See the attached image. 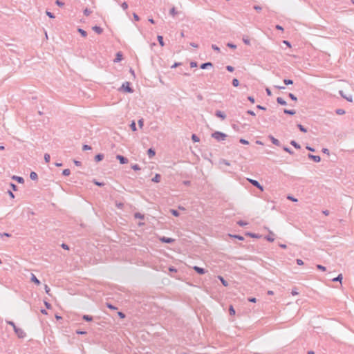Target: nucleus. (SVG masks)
I'll return each mask as SVG.
<instances>
[{
    "label": "nucleus",
    "mask_w": 354,
    "mask_h": 354,
    "mask_svg": "<svg viewBox=\"0 0 354 354\" xmlns=\"http://www.w3.org/2000/svg\"><path fill=\"white\" fill-rule=\"evenodd\" d=\"M212 137L217 141H221L226 138L227 135L221 131H215L212 134Z\"/></svg>",
    "instance_id": "nucleus-1"
},
{
    "label": "nucleus",
    "mask_w": 354,
    "mask_h": 354,
    "mask_svg": "<svg viewBox=\"0 0 354 354\" xmlns=\"http://www.w3.org/2000/svg\"><path fill=\"white\" fill-rule=\"evenodd\" d=\"M120 91H124L125 92L131 93L133 92V89L130 86V83L129 82H124L121 87L119 88Z\"/></svg>",
    "instance_id": "nucleus-2"
},
{
    "label": "nucleus",
    "mask_w": 354,
    "mask_h": 354,
    "mask_svg": "<svg viewBox=\"0 0 354 354\" xmlns=\"http://www.w3.org/2000/svg\"><path fill=\"white\" fill-rule=\"evenodd\" d=\"M14 330L19 338H21V339L24 338L26 335V333L24 332V330L22 328L17 327V328H15V329H14Z\"/></svg>",
    "instance_id": "nucleus-3"
},
{
    "label": "nucleus",
    "mask_w": 354,
    "mask_h": 354,
    "mask_svg": "<svg viewBox=\"0 0 354 354\" xmlns=\"http://www.w3.org/2000/svg\"><path fill=\"white\" fill-rule=\"evenodd\" d=\"M248 180L253 186L256 187L261 191L263 190V186L261 185V184L257 180L253 179H248Z\"/></svg>",
    "instance_id": "nucleus-4"
},
{
    "label": "nucleus",
    "mask_w": 354,
    "mask_h": 354,
    "mask_svg": "<svg viewBox=\"0 0 354 354\" xmlns=\"http://www.w3.org/2000/svg\"><path fill=\"white\" fill-rule=\"evenodd\" d=\"M193 269L199 274H203L207 272V270H205L204 268L198 267L197 266H194L193 267Z\"/></svg>",
    "instance_id": "nucleus-5"
},
{
    "label": "nucleus",
    "mask_w": 354,
    "mask_h": 354,
    "mask_svg": "<svg viewBox=\"0 0 354 354\" xmlns=\"http://www.w3.org/2000/svg\"><path fill=\"white\" fill-rule=\"evenodd\" d=\"M116 158L120 161V164H126L128 162V159L122 155H117Z\"/></svg>",
    "instance_id": "nucleus-6"
},
{
    "label": "nucleus",
    "mask_w": 354,
    "mask_h": 354,
    "mask_svg": "<svg viewBox=\"0 0 354 354\" xmlns=\"http://www.w3.org/2000/svg\"><path fill=\"white\" fill-rule=\"evenodd\" d=\"M308 157L309 159L313 160V161H315L316 162H319L321 160V158L319 156H315V155H313L311 153H308Z\"/></svg>",
    "instance_id": "nucleus-7"
},
{
    "label": "nucleus",
    "mask_w": 354,
    "mask_h": 354,
    "mask_svg": "<svg viewBox=\"0 0 354 354\" xmlns=\"http://www.w3.org/2000/svg\"><path fill=\"white\" fill-rule=\"evenodd\" d=\"M160 240L162 242V243H171L172 242H174V239H171V238H169V237H165V236H162L160 239Z\"/></svg>",
    "instance_id": "nucleus-8"
},
{
    "label": "nucleus",
    "mask_w": 354,
    "mask_h": 354,
    "mask_svg": "<svg viewBox=\"0 0 354 354\" xmlns=\"http://www.w3.org/2000/svg\"><path fill=\"white\" fill-rule=\"evenodd\" d=\"M30 280H31V281H32L33 283H35V284H37L38 286L40 285V283H41L40 281L32 273L31 274Z\"/></svg>",
    "instance_id": "nucleus-9"
},
{
    "label": "nucleus",
    "mask_w": 354,
    "mask_h": 354,
    "mask_svg": "<svg viewBox=\"0 0 354 354\" xmlns=\"http://www.w3.org/2000/svg\"><path fill=\"white\" fill-rule=\"evenodd\" d=\"M269 138L272 141V142L277 146H280L281 143L277 138H274L272 136H269Z\"/></svg>",
    "instance_id": "nucleus-10"
},
{
    "label": "nucleus",
    "mask_w": 354,
    "mask_h": 354,
    "mask_svg": "<svg viewBox=\"0 0 354 354\" xmlns=\"http://www.w3.org/2000/svg\"><path fill=\"white\" fill-rule=\"evenodd\" d=\"M215 115H216V116L221 118L222 120H224L226 118L225 114L221 111H216L215 113Z\"/></svg>",
    "instance_id": "nucleus-11"
},
{
    "label": "nucleus",
    "mask_w": 354,
    "mask_h": 354,
    "mask_svg": "<svg viewBox=\"0 0 354 354\" xmlns=\"http://www.w3.org/2000/svg\"><path fill=\"white\" fill-rule=\"evenodd\" d=\"M212 66L213 65H212V62H205V63L202 64L200 67L201 69H206L208 67H212Z\"/></svg>",
    "instance_id": "nucleus-12"
},
{
    "label": "nucleus",
    "mask_w": 354,
    "mask_h": 354,
    "mask_svg": "<svg viewBox=\"0 0 354 354\" xmlns=\"http://www.w3.org/2000/svg\"><path fill=\"white\" fill-rule=\"evenodd\" d=\"M12 178L13 180H17L19 183H24V178H23L22 177H21V176H13L12 177Z\"/></svg>",
    "instance_id": "nucleus-13"
},
{
    "label": "nucleus",
    "mask_w": 354,
    "mask_h": 354,
    "mask_svg": "<svg viewBox=\"0 0 354 354\" xmlns=\"http://www.w3.org/2000/svg\"><path fill=\"white\" fill-rule=\"evenodd\" d=\"M147 154L149 156V157L150 158H151L152 157H153L156 154V152H155V150L153 149L152 148H149L148 150H147Z\"/></svg>",
    "instance_id": "nucleus-14"
},
{
    "label": "nucleus",
    "mask_w": 354,
    "mask_h": 354,
    "mask_svg": "<svg viewBox=\"0 0 354 354\" xmlns=\"http://www.w3.org/2000/svg\"><path fill=\"white\" fill-rule=\"evenodd\" d=\"M93 30L97 34H101L103 31V29L97 26H95L93 27Z\"/></svg>",
    "instance_id": "nucleus-15"
},
{
    "label": "nucleus",
    "mask_w": 354,
    "mask_h": 354,
    "mask_svg": "<svg viewBox=\"0 0 354 354\" xmlns=\"http://www.w3.org/2000/svg\"><path fill=\"white\" fill-rule=\"evenodd\" d=\"M277 102L278 104L283 105V106H285L287 104L286 102L282 97H278L277 98Z\"/></svg>",
    "instance_id": "nucleus-16"
},
{
    "label": "nucleus",
    "mask_w": 354,
    "mask_h": 354,
    "mask_svg": "<svg viewBox=\"0 0 354 354\" xmlns=\"http://www.w3.org/2000/svg\"><path fill=\"white\" fill-rule=\"evenodd\" d=\"M30 178L32 180H36L38 178L37 174L35 171H31L30 174Z\"/></svg>",
    "instance_id": "nucleus-17"
},
{
    "label": "nucleus",
    "mask_w": 354,
    "mask_h": 354,
    "mask_svg": "<svg viewBox=\"0 0 354 354\" xmlns=\"http://www.w3.org/2000/svg\"><path fill=\"white\" fill-rule=\"evenodd\" d=\"M161 179V176L158 174H156L155 176L152 178V181L154 183H159Z\"/></svg>",
    "instance_id": "nucleus-18"
},
{
    "label": "nucleus",
    "mask_w": 354,
    "mask_h": 354,
    "mask_svg": "<svg viewBox=\"0 0 354 354\" xmlns=\"http://www.w3.org/2000/svg\"><path fill=\"white\" fill-rule=\"evenodd\" d=\"M122 57V53H121V52H118V53L116 54V57H115V59H114V62H118L121 61Z\"/></svg>",
    "instance_id": "nucleus-19"
},
{
    "label": "nucleus",
    "mask_w": 354,
    "mask_h": 354,
    "mask_svg": "<svg viewBox=\"0 0 354 354\" xmlns=\"http://www.w3.org/2000/svg\"><path fill=\"white\" fill-rule=\"evenodd\" d=\"M104 158V155L102 154V153H98L95 156V161L97 162H100L101 160H102Z\"/></svg>",
    "instance_id": "nucleus-20"
},
{
    "label": "nucleus",
    "mask_w": 354,
    "mask_h": 354,
    "mask_svg": "<svg viewBox=\"0 0 354 354\" xmlns=\"http://www.w3.org/2000/svg\"><path fill=\"white\" fill-rule=\"evenodd\" d=\"M218 278L224 286L227 287L228 286L227 281H225L223 277L218 276Z\"/></svg>",
    "instance_id": "nucleus-21"
},
{
    "label": "nucleus",
    "mask_w": 354,
    "mask_h": 354,
    "mask_svg": "<svg viewBox=\"0 0 354 354\" xmlns=\"http://www.w3.org/2000/svg\"><path fill=\"white\" fill-rule=\"evenodd\" d=\"M283 112L286 114L291 115H295L296 113L295 110H290V109H284Z\"/></svg>",
    "instance_id": "nucleus-22"
},
{
    "label": "nucleus",
    "mask_w": 354,
    "mask_h": 354,
    "mask_svg": "<svg viewBox=\"0 0 354 354\" xmlns=\"http://www.w3.org/2000/svg\"><path fill=\"white\" fill-rule=\"evenodd\" d=\"M157 39H158V42H159V44H160L161 46H164L165 43H164V41H163V37H162V36H161V35H158Z\"/></svg>",
    "instance_id": "nucleus-23"
},
{
    "label": "nucleus",
    "mask_w": 354,
    "mask_h": 354,
    "mask_svg": "<svg viewBox=\"0 0 354 354\" xmlns=\"http://www.w3.org/2000/svg\"><path fill=\"white\" fill-rule=\"evenodd\" d=\"M290 145H292L294 147H295L296 149H300L301 148V146L299 144H298L296 141L295 140H292L290 141Z\"/></svg>",
    "instance_id": "nucleus-24"
},
{
    "label": "nucleus",
    "mask_w": 354,
    "mask_h": 354,
    "mask_svg": "<svg viewBox=\"0 0 354 354\" xmlns=\"http://www.w3.org/2000/svg\"><path fill=\"white\" fill-rule=\"evenodd\" d=\"M82 319L86 322H91L93 320V317L88 315H83Z\"/></svg>",
    "instance_id": "nucleus-25"
},
{
    "label": "nucleus",
    "mask_w": 354,
    "mask_h": 354,
    "mask_svg": "<svg viewBox=\"0 0 354 354\" xmlns=\"http://www.w3.org/2000/svg\"><path fill=\"white\" fill-rule=\"evenodd\" d=\"M77 30L81 34V35L82 37H85L87 36V32L84 30H83L82 28H78Z\"/></svg>",
    "instance_id": "nucleus-26"
},
{
    "label": "nucleus",
    "mask_w": 354,
    "mask_h": 354,
    "mask_svg": "<svg viewBox=\"0 0 354 354\" xmlns=\"http://www.w3.org/2000/svg\"><path fill=\"white\" fill-rule=\"evenodd\" d=\"M297 127L299 128V129L304 132V133H306L307 132V129H306L303 125H301V124H297Z\"/></svg>",
    "instance_id": "nucleus-27"
},
{
    "label": "nucleus",
    "mask_w": 354,
    "mask_h": 354,
    "mask_svg": "<svg viewBox=\"0 0 354 354\" xmlns=\"http://www.w3.org/2000/svg\"><path fill=\"white\" fill-rule=\"evenodd\" d=\"M130 127L131 129V130L133 131H136L137 130V128H136V122L134 121H132L131 124H130Z\"/></svg>",
    "instance_id": "nucleus-28"
},
{
    "label": "nucleus",
    "mask_w": 354,
    "mask_h": 354,
    "mask_svg": "<svg viewBox=\"0 0 354 354\" xmlns=\"http://www.w3.org/2000/svg\"><path fill=\"white\" fill-rule=\"evenodd\" d=\"M335 113L337 115H344L345 113V111L342 109H337L335 110Z\"/></svg>",
    "instance_id": "nucleus-29"
},
{
    "label": "nucleus",
    "mask_w": 354,
    "mask_h": 354,
    "mask_svg": "<svg viewBox=\"0 0 354 354\" xmlns=\"http://www.w3.org/2000/svg\"><path fill=\"white\" fill-rule=\"evenodd\" d=\"M169 14L173 17H174L177 14V11L176 10V8L174 7L170 9Z\"/></svg>",
    "instance_id": "nucleus-30"
},
{
    "label": "nucleus",
    "mask_w": 354,
    "mask_h": 354,
    "mask_svg": "<svg viewBox=\"0 0 354 354\" xmlns=\"http://www.w3.org/2000/svg\"><path fill=\"white\" fill-rule=\"evenodd\" d=\"M232 83L234 87H237L239 85V81L236 78L233 79Z\"/></svg>",
    "instance_id": "nucleus-31"
},
{
    "label": "nucleus",
    "mask_w": 354,
    "mask_h": 354,
    "mask_svg": "<svg viewBox=\"0 0 354 354\" xmlns=\"http://www.w3.org/2000/svg\"><path fill=\"white\" fill-rule=\"evenodd\" d=\"M192 139L194 142H199L200 139L196 134H192Z\"/></svg>",
    "instance_id": "nucleus-32"
},
{
    "label": "nucleus",
    "mask_w": 354,
    "mask_h": 354,
    "mask_svg": "<svg viewBox=\"0 0 354 354\" xmlns=\"http://www.w3.org/2000/svg\"><path fill=\"white\" fill-rule=\"evenodd\" d=\"M70 174H71V171H70V169H64V170H63V171H62V174H63L64 176H69V175H70Z\"/></svg>",
    "instance_id": "nucleus-33"
},
{
    "label": "nucleus",
    "mask_w": 354,
    "mask_h": 354,
    "mask_svg": "<svg viewBox=\"0 0 354 354\" xmlns=\"http://www.w3.org/2000/svg\"><path fill=\"white\" fill-rule=\"evenodd\" d=\"M283 149L290 154H293V151L288 147H283Z\"/></svg>",
    "instance_id": "nucleus-34"
},
{
    "label": "nucleus",
    "mask_w": 354,
    "mask_h": 354,
    "mask_svg": "<svg viewBox=\"0 0 354 354\" xmlns=\"http://www.w3.org/2000/svg\"><path fill=\"white\" fill-rule=\"evenodd\" d=\"M342 280V274H339L337 277L333 279V281H341Z\"/></svg>",
    "instance_id": "nucleus-35"
},
{
    "label": "nucleus",
    "mask_w": 354,
    "mask_h": 354,
    "mask_svg": "<svg viewBox=\"0 0 354 354\" xmlns=\"http://www.w3.org/2000/svg\"><path fill=\"white\" fill-rule=\"evenodd\" d=\"M243 41L246 45L250 44V39H248V37H243Z\"/></svg>",
    "instance_id": "nucleus-36"
},
{
    "label": "nucleus",
    "mask_w": 354,
    "mask_h": 354,
    "mask_svg": "<svg viewBox=\"0 0 354 354\" xmlns=\"http://www.w3.org/2000/svg\"><path fill=\"white\" fill-rule=\"evenodd\" d=\"M283 82L286 85H290V84H293V82L292 80H288V79H285L283 80Z\"/></svg>",
    "instance_id": "nucleus-37"
},
{
    "label": "nucleus",
    "mask_w": 354,
    "mask_h": 354,
    "mask_svg": "<svg viewBox=\"0 0 354 354\" xmlns=\"http://www.w3.org/2000/svg\"><path fill=\"white\" fill-rule=\"evenodd\" d=\"M288 96H289V97H290L292 100H293V101H297V97H296L294 94H292V93H290L288 94Z\"/></svg>",
    "instance_id": "nucleus-38"
},
{
    "label": "nucleus",
    "mask_w": 354,
    "mask_h": 354,
    "mask_svg": "<svg viewBox=\"0 0 354 354\" xmlns=\"http://www.w3.org/2000/svg\"><path fill=\"white\" fill-rule=\"evenodd\" d=\"M171 213L172 214V215H174V216H179V212L176 210V209H171L170 210Z\"/></svg>",
    "instance_id": "nucleus-39"
},
{
    "label": "nucleus",
    "mask_w": 354,
    "mask_h": 354,
    "mask_svg": "<svg viewBox=\"0 0 354 354\" xmlns=\"http://www.w3.org/2000/svg\"><path fill=\"white\" fill-rule=\"evenodd\" d=\"M6 323L8 325H10L13 327V329H15V328H17V326L15 325V324L12 321H6Z\"/></svg>",
    "instance_id": "nucleus-40"
},
{
    "label": "nucleus",
    "mask_w": 354,
    "mask_h": 354,
    "mask_svg": "<svg viewBox=\"0 0 354 354\" xmlns=\"http://www.w3.org/2000/svg\"><path fill=\"white\" fill-rule=\"evenodd\" d=\"M344 99L346 100L348 102H353V97L351 95H346L344 97Z\"/></svg>",
    "instance_id": "nucleus-41"
},
{
    "label": "nucleus",
    "mask_w": 354,
    "mask_h": 354,
    "mask_svg": "<svg viewBox=\"0 0 354 354\" xmlns=\"http://www.w3.org/2000/svg\"><path fill=\"white\" fill-rule=\"evenodd\" d=\"M50 156L48 153H45L44 154V160L46 161V162H48L50 161Z\"/></svg>",
    "instance_id": "nucleus-42"
},
{
    "label": "nucleus",
    "mask_w": 354,
    "mask_h": 354,
    "mask_svg": "<svg viewBox=\"0 0 354 354\" xmlns=\"http://www.w3.org/2000/svg\"><path fill=\"white\" fill-rule=\"evenodd\" d=\"M131 168L135 170V171H137V170H140V167H139L138 165L137 164H135V165H131Z\"/></svg>",
    "instance_id": "nucleus-43"
},
{
    "label": "nucleus",
    "mask_w": 354,
    "mask_h": 354,
    "mask_svg": "<svg viewBox=\"0 0 354 354\" xmlns=\"http://www.w3.org/2000/svg\"><path fill=\"white\" fill-rule=\"evenodd\" d=\"M46 13L51 19H54L55 17L54 14L52 13L51 12H49V11L46 10Z\"/></svg>",
    "instance_id": "nucleus-44"
},
{
    "label": "nucleus",
    "mask_w": 354,
    "mask_h": 354,
    "mask_svg": "<svg viewBox=\"0 0 354 354\" xmlns=\"http://www.w3.org/2000/svg\"><path fill=\"white\" fill-rule=\"evenodd\" d=\"M212 48L215 51L220 53V48L215 44L212 45Z\"/></svg>",
    "instance_id": "nucleus-45"
},
{
    "label": "nucleus",
    "mask_w": 354,
    "mask_h": 354,
    "mask_svg": "<svg viewBox=\"0 0 354 354\" xmlns=\"http://www.w3.org/2000/svg\"><path fill=\"white\" fill-rule=\"evenodd\" d=\"M121 7L124 10H126L128 8V4L127 3V2H123L121 4Z\"/></svg>",
    "instance_id": "nucleus-46"
},
{
    "label": "nucleus",
    "mask_w": 354,
    "mask_h": 354,
    "mask_svg": "<svg viewBox=\"0 0 354 354\" xmlns=\"http://www.w3.org/2000/svg\"><path fill=\"white\" fill-rule=\"evenodd\" d=\"M135 217L140 218V219H143L144 218V215L141 214L140 213L137 212V213L135 214Z\"/></svg>",
    "instance_id": "nucleus-47"
},
{
    "label": "nucleus",
    "mask_w": 354,
    "mask_h": 354,
    "mask_svg": "<svg viewBox=\"0 0 354 354\" xmlns=\"http://www.w3.org/2000/svg\"><path fill=\"white\" fill-rule=\"evenodd\" d=\"M55 3H56L58 6H59V7H62V6H64V2H62V1H59V0H57V1H55Z\"/></svg>",
    "instance_id": "nucleus-48"
},
{
    "label": "nucleus",
    "mask_w": 354,
    "mask_h": 354,
    "mask_svg": "<svg viewBox=\"0 0 354 354\" xmlns=\"http://www.w3.org/2000/svg\"><path fill=\"white\" fill-rule=\"evenodd\" d=\"M237 224L239 225V226H245L248 223L245 221H239L237 222Z\"/></svg>",
    "instance_id": "nucleus-49"
},
{
    "label": "nucleus",
    "mask_w": 354,
    "mask_h": 354,
    "mask_svg": "<svg viewBox=\"0 0 354 354\" xmlns=\"http://www.w3.org/2000/svg\"><path fill=\"white\" fill-rule=\"evenodd\" d=\"M227 46L230 48H233V49H235L236 48V46L232 43H227Z\"/></svg>",
    "instance_id": "nucleus-50"
},
{
    "label": "nucleus",
    "mask_w": 354,
    "mask_h": 354,
    "mask_svg": "<svg viewBox=\"0 0 354 354\" xmlns=\"http://www.w3.org/2000/svg\"><path fill=\"white\" fill-rule=\"evenodd\" d=\"M266 239L268 241H270V242H273L274 239L272 236H267L266 237Z\"/></svg>",
    "instance_id": "nucleus-51"
},
{
    "label": "nucleus",
    "mask_w": 354,
    "mask_h": 354,
    "mask_svg": "<svg viewBox=\"0 0 354 354\" xmlns=\"http://www.w3.org/2000/svg\"><path fill=\"white\" fill-rule=\"evenodd\" d=\"M10 187L12 188V189L13 191H16L17 190V185L15 184H14L12 183H10Z\"/></svg>",
    "instance_id": "nucleus-52"
},
{
    "label": "nucleus",
    "mask_w": 354,
    "mask_h": 354,
    "mask_svg": "<svg viewBox=\"0 0 354 354\" xmlns=\"http://www.w3.org/2000/svg\"><path fill=\"white\" fill-rule=\"evenodd\" d=\"M229 311H230V314L231 315H233L235 314V310H234V308L232 306L230 307Z\"/></svg>",
    "instance_id": "nucleus-53"
},
{
    "label": "nucleus",
    "mask_w": 354,
    "mask_h": 354,
    "mask_svg": "<svg viewBox=\"0 0 354 354\" xmlns=\"http://www.w3.org/2000/svg\"><path fill=\"white\" fill-rule=\"evenodd\" d=\"M239 142L241 143V144H243V145H248L249 144V142L243 138H241Z\"/></svg>",
    "instance_id": "nucleus-54"
},
{
    "label": "nucleus",
    "mask_w": 354,
    "mask_h": 354,
    "mask_svg": "<svg viewBox=\"0 0 354 354\" xmlns=\"http://www.w3.org/2000/svg\"><path fill=\"white\" fill-rule=\"evenodd\" d=\"M91 13V10H89L88 8H86V9L84 10V14L86 16H88Z\"/></svg>",
    "instance_id": "nucleus-55"
},
{
    "label": "nucleus",
    "mask_w": 354,
    "mask_h": 354,
    "mask_svg": "<svg viewBox=\"0 0 354 354\" xmlns=\"http://www.w3.org/2000/svg\"><path fill=\"white\" fill-rule=\"evenodd\" d=\"M138 125L140 128H142L143 125H144V121H143V119H140L138 120Z\"/></svg>",
    "instance_id": "nucleus-56"
},
{
    "label": "nucleus",
    "mask_w": 354,
    "mask_h": 354,
    "mask_svg": "<svg viewBox=\"0 0 354 354\" xmlns=\"http://www.w3.org/2000/svg\"><path fill=\"white\" fill-rule=\"evenodd\" d=\"M317 269L322 270V271L326 270V268L322 265H317Z\"/></svg>",
    "instance_id": "nucleus-57"
},
{
    "label": "nucleus",
    "mask_w": 354,
    "mask_h": 354,
    "mask_svg": "<svg viewBox=\"0 0 354 354\" xmlns=\"http://www.w3.org/2000/svg\"><path fill=\"white\" fill-rule=\"evenodd\" d=\"M226 69L230 72H233L234 70V67L232 66H227Z\"/></svg>",
    "instance_id": "nucleus-58"
},
{
    "label": "nucleus",
    "mask_w": 354,
    "mask_h": 354,
    "mask_svg": "<svg viewBox=\"0 0 354 354\" xmlns=\"http://www.w3.org/2000/svg\"><path fill=\"white\" fill-rule=\"evenodd\" d=\"M296 262H297V264L299 265V266H301V265L304 264V261L301 259H297L296 260Z\"/></svg>",
    "instance_id": "nucleus-59"
},
{
    "label": "nucleus",
    "mask_w": 354,
    "mask_h": 354,
    "mask_svg": "<svg viewBox=\"0 0 354 354\" xmlns=\"http://www.w3.org/2000/svg\"><path fill=\"white\" fill-rule=\"evenodd\" d=\"M291 294H292V295H294V296H295V295H297L299 294V292H297V288H294V289H292V292H291Z\"/></svg>",
    "instance_id": "nucleus-60"
},
{
    "label": "nucleus",
    "mask_w": 354,
    "mask_h": 354,
    "mask_svg": "<svg viewBox=\"0 0 354 354\" xmlns=\"http://www.w3.org/2000/svg\"><path fill=\"white\" fill-rule=\"evenodd\" d=\"M287 198H288V200H290V201H293V202H296V201H297V198H294V197H293V196H288L287 197Z\"/></svg>",
    "instance_id": "nucleus-61"
},
{
    "label": "nucleus",
    "mask_w": 354,
    "mask_h": 354,
    "mask_svg": "<svg viewBox=\"0 0 354 354\" xmlns=\"http://www.w3.org/2000/svg\"><path fill=\"white\" fill-rule=\"evenodd\" d=\"M83 150H90L91 149V147L89 145H84L82 147Z\"/></svg>",
    "instance_id": "nucleus-62"
},
{
    "label": "nucleus",
    "mask_w": 354,
    "mask_h": 354,
    "mask_svg": "<svg viewBox=\"0 0 354 354\" xmlns=\"http://www.w3.org/2000/svg\"><path fill=\"white\" fill-rule=\"evenodd\" d=\"M133 19L136 21H139L140 20V17H139V16L136 13H133Z\"/></svg>",
    "instance_id": "nucleus-63"
},
{
    "label": "nucleus",
    "mask_w": 354,
    "mask_h": 354,
    "mask_svg": "<svg viewBox=\"0 0 354 354\" xmlns=\"http://www.w3.org/2000/svg\"><path fill=\"white\" fill-rule=\"evenodd\" d=\"M190 66L192 68L196 67L197 66V63L196 62H190Z\"/></svg>",
    "instance_id": "nucleus-64"
}]
</instances>
